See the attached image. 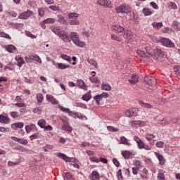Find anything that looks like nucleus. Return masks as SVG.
Instances as JSON below:
<instances>
[{
    "mask_svg": "<svg viewBox=\"0 0 180 180\" xmlns=\"http://www.w3.org/2000/svg\"><path fill=\"white\" fill-rule=\"evenodd\" d=\"M57 155L58 157H59V158H62V160H64V161H66V162H75V161L77 160V159H75V158H70L63 153H59L57 154Z\"/></svg>",
    "mask_w": 180,
    "mask_h": 180,
    "instance_id": "39448f33",
    "label": "nucleus"
},
{
    "mask_svg": "<svg viewBox=\"0 0 180 180\" xmlns=\"http://www.w3.org/2000/svg\"><path fill=\"white\" fill-rule=\"evenodd\" d=\"M148 54L151 57H165V53L162 50L156 48L152 50V52H148Z\"/></svg>",
    "mask_w": 180,
    "mask_h": 180,
    "instance_id": "f03ea898",
    "label": "nucleus"
},
{
    "mask_svg": "<svg viewBox=\"0 0 180 180\" xmlns=\"http://www.w3.org/2000/svg\"><path fill=\"white\" fill-rule=\"evenodd\" d=\"M142 13L145 16H150L153 15V11L148 8H143Z\"/></svg>",
    "mask_w": 180,
    "mask_h": 180,
    "instance_id": "7c9ffc66",
    "label": "nucleus"
},
{
    "mask_svg": "<svg viewBox=\"0 0 180 180\" xmlns=\"http://www.w3.org/2000/svg\"><path fill=\"white\" fill-rule=\"evenodd\" d=\"M137 144H138V147L140 150H142V148H144L145 143L143 141V140H141L140 142H139Z\"/></svg>",
    "mask_w": 180,
    "mask_h": 180,
    "instance_id": "69168bd1",
    "label": "nucleus"
},
{
    "mask_svg": "<svg viewBox=\"0 0 180 180\" xmlns=\"http://www.w3.org/2000/svg\"><path fill=\"white\" fill-rule=\"evenodd\" d=\"M158 179L160 180H165V175L162 172H159L158 174Z\"/></svg>",
    "mask_w": 180,
    "mask_h": 180,
    "instance_id": "680f3d73",
    "label": "nucleus"
},
{
    "mask_svg": "<svg viewBox=\"0 0 180 180\" xmlns=\"http://www.w3.org/2000/svg\"><path fill=\"white\" fill-rule=\"evenodd\" d=\"M139 105H141V106H143L146 109H153V106L151 105H150L148 103H146L143 101H140Z\"/></svg>",
    "mask_w": 180,
    "mask_h": 180,
    "instance_id": "f704fd0d",
    "label": "nucleus"
},
{
    "mask_svg": "<svg viewBox=\"0 0 180 180\" xmlns=\"http://www.w3.org/2000/svg\"><path fill=\"white\" fill-rule=\"evenodd\" d=\"M156 147H158V148H162V147H164V142L163 141H158L155 143Z\"/></svg>",
    "mask_w": 180,
    "mask_h": 180,
    "instance_id": "e2e57ef3",
    "label": "nucleus"
},
{
    "mask_svg": "<svg viewBox=\"0 0 180 180\" xmlns=\"http://www.w3.org/2000/svg\"><path fill=\"white\" fill-rule=\"evenodd\" d=\"M62 129H63L65 131H68V133L72 131V128L67 124H65L62 126Z\"/></svg>",
    "mask_w": 180,
    "mask_h": 180,
    "instance_id": "c756f323",
    "label": "nucleus"
},
{
    "mask_svg": "<svg viewBox=\"0 0 180 180\" xmlns=\"http://www.w3.org/2000/svg\"><path fill=\"white\" fill-rule=\"evenodd\" d=\"M107 129L109 131H119V128H114L113 127L108 126L107 127Z\"/></svg>",
    "mask_w": 180,
    "mask_h": 180,
    "instance_id": "bf43d9fd",
    "label": "nucleus"
},
{
    "mask_svg": "<svg viewBox=\"0 0 180 180\" xmlns=\"http://www.w3.org/2000/svg\"><path fill=\"white\" fill-rule=\"evenodd\" d=\"M59 109H60V110H61L62 112H64L65 113H68V112H70L69 108H66L63 107L61 105L59 106Z\"/></svg>",
    "mask_w": 180,
    "mask_h": 180,
    "instance_id": "0e129e2a",
    "label": "nucleus"
},
{
    "mask_svg": "<svg viewBox=\"0 0 180 180\" xmlns=\"http://www.w3.org/2000/svg\"><path fill=\"white\" fill-rule=\"evenodd\" d=\"M38 13H39V15L41 17L44 16V8H39Z\"/></svg>",
    "mask_w": 180,
    "mask_h": 180,
    "instance_id": "774afa93",
    "label": "nucleus"
},
{
    "mask_svg": "<svg viewBox=\"0 0 180 180\" xmlns=\"http://www.w3.org/2000/svg\"><path fill=\"white\" fill-rule=\"evenodd\" d=\"M55 66L58 69V70H67V68H70V65H65L62 63H58L55 65Z\"/></svg>",
    "mask_w": 180,
    "mask_h": 180,
    "instance_id": "6ab92c4d",
    "label": "nucleus"
},
{
    "mask_svg": "<svg viewBox=\"0 0 180 180\" xmlns=\"http://www.w3.org/2000/svg\"><path fill=\"white\" fill-rule=\"evenodd\" d=\"M117 176L118 180H123V175L122 174V169H120L117 172Z\"/></svg>",
    "mask_w": 180,
    "mask_h": 180,
    "instance_id": "603ef678",
    "label": "nucleus"
},
{
    "mask_svg": "<svg viewBox=\"0 0 180 180\" xmlns=\"http://www.w3.org/2000/svg\"><path fill=\"white\" fill-rule=\"evenodd\" d=\"M25 124L23 122H15L11 124V128L13 130H16L17 129H22Z\"/></svg>",
    "mask_w": 180,
    "mask_h": 180,
    "instance_id": "a211bd4d",
    "label": "nucleus"
},
{
    "mask_svg": "<svg viewBox=\"0 0 180 180\" xmlns=\"http://www.w3.org/2000/svg\"><path fill=\"white\" fill-rule=\"evenodd\" d=\"M0 123H3L4 124H8V123H9V117L4 115H0Z\"/></svg>",
    "mask_w": 180,
    "mask_h": 180,
    "instance_id": "aec40b11",
    "label": "nucleus"
},
{
    "mask_svg": "<svg viewBox=\"0 0 180 180\" xmlns=\"http://www.w3.org/2000/svg\"><path fill=\"white\" fill-rule=\"evenodd\" d=\"M124 37L125 39H132L133 36L131 35V31L127 30L124 32Z\"/></svg>",
    "mask_w": 180,
    "mask_h": 180,
    "instance_id": "cd10ccee",
    "label": "nucleus"
},
{
    "mask_svg": "<svg viewBox=\"0 0 180 180\" xmlns=\"http://www.w3.org/2000/svg\"><path fill=\"white\" fill-rule=\"evenodd\" d=\"M136 108H130L125 110V115L127 117H131V116H137V112H136Z\"/></svg>",
    "mask_w": 180,
    "mask_h": 180,
    "instance_id": "f8f14e48",
    "label": "nucleus"
},
{
    "mask_svg": "<svg viewBox=\"0 0 180 180\" xmlns=\"http://www.w3.org/2000/svg\"><path fill=\"white\" fill-rule=\"evenodd\" d=\"M170 8H172V9H178V6H176V4L174 2H170L169 3V5H168Z\"/></svg>",
    "mask_w": 180,
    "mask_h": 180,
    "instance_id": "052dcab7",
    "label": "nucleus"
},
{
    "mask_svg": "<svg viewBox=\"0 0 180 180\" xmlns=\"http://www.w3.org/2000/svg\"><path fill=\"white\" fill-rule=\"evenodd\" d=\"M155 157L158 158L160 165H164V164H165V159H164V157H162V155H161L160 153H158L157 152L154 153Z\"/></svg>",
    "mask_w": 180,
    "mask_h": 180,
    "instance_id": "2eb2a0df",
    "label": "nucleus"
},
{
    "mask_svg": "<svg viewBox=\"0 0 180 180\" xmlns=\"http://www.w3.org/2000/svg\"><path fill=\"white\" fill-rule=\"evenodd\" d=\"M137 54L140 56V57H148V53H150L149 51H147V53H146V51L138 49L136 51Z\"/></svg>",
    "mask_w": 180,
    "mask_h": 180,
    "instance_id": "5701e85b",
    "label": "nucleus"
},
{
    "mask_svg": "<svg viewBox=\"0 0 180 180\" xmlns=\"http://www.w3.org/2000/svg\"><path fill=\"white\" fill-rule=\"evenodd\" d=\"M15 60H17V65L18 67H22L23 64H25V60H23V58L19 57V58H15Z\"/></svg>",
    "mask_w": 180,
    "mask_h": 180,
    "instance_id": "393cba45",
    "label": "nucleus"
},
{
    "mask_svg": "<svg viewBox=\"0 0 180 180\" xmlns=\"http://www.w3.org/2000/svg\"><path fill=\"white\" fill-rule=\"evenodd\" d=\"M120 144H124V146H131L130 142H129V139H127L124 136L120 137Z\"/></svg>",
    "mask_w": 180,
    "mask_h": 180,
    "instance_id": "4be33fe9",
    "label": "nucleus"
},
{
    "mask_svg": "<svg viewBox=\"0 0 180 180\" xmlns=\"http://www.w3.org/2000/svg\"><path fill=\"white\" fill-rule=\"evenodd\" d=\"M58 22H59V23H60L61 25H65V18L63 15H58Z\"/></svg>",
    "mask_w": 180,
    "mask_h": 180,
    "instance_id": "e433bc0d",
    "label": "nucleus"
},
{
    "mask_svg": "<svg viewBox=\"0 0 180 180\" xmlns=\"http://www.w3.org/2000/svg\"><path fill=\"white\" fill-rule=\"evenodd\" d=\"M58 37L63 40V41H65L66 43H68L71 41V38L67 34V32L65 31H62L60 34H59Z\"/></svg>",
    "mask_w": 180,
    "mask_h": 180,
    "instance_id": "0eeeda50",
    "label": "nucleus"
},
{
    "mask_svg": "<svg viewBox=\"0 0 180 180\" xmlns=\"http://www.w3.org/2000/svg\"><path fill=\"white\" fill-rule=\"evenodd\" d=\"M131 79H129V82L131 83V85H134L139 82V76L136 74L131 75Z\"/></svg>",
    "mask_w": 180,
    "mask_h": 180,
    "instance_id": "dca6fc26",
    "label": "nucleus"
},
{
    "mask_svg": "<svg viewBox=\"0 0 180 180\" xmlns=\"http://www.w3.org/2000/svg\"><path fill=\"white\" fill-rule=\"evenodd\" d=\"M32 13H33V11L30 10H27V11L21 13L18 16V19H23V20L28 19V18H30V16L32 15Z\"/></svg>",
    "mask_w": 180,
    "mask_h": 180,
    "instance_id": "6e6552de",
    "label": "nucleus"
},
{
    "mask_svg": "<svg viewBox=\"0 0 180 180\" xmlns=\"http://www.w3.org/2000/svg\"><path fill=\"white\" fill-rule=\"evenodd\" d=\"M43 94H37V100L39 103V105H41V102H43Z\"/></svg>",
    "mask_w": 180,
    "mask_h": 180,
    "instance_id": "4c0bfd02",
    "label": "nucleus"
},
{
    "mask_svg": "<svg viewBox=\"0 0 180 180\" xmlns=\"http://www.w3.org/2000/svg\"><path fill=\"white\" fill-rule=\"evenodd\" d=\"M26 133H30V131H37V127L34 124H30L25 126Z\"/></svg>",
    "mask_w": 180,
    "mask_h": 180,
    "instance_id": "9d476101",
    "label": "nucleus"
},
{
    "mask_svg": "<svg viewBox=\"0 0 180 180\" xmlns=\"http://www.w3.org/2000/svg\"><path fill=\"white\" fill-rule=\"evenodd\" d=\"M89 79L90 81H91V82L94 84L99 82V79H98V77H95V75H93L92 77H91Z\"/></svg>",
    "mask_w": 180,
    "mask_h": 180,
    "instance_id": "5fc2aeb1",
    "label": "nucleus"
},
{
    "mask_svg": "<svg viewBox=\"0 0 180 180\" xmlns=\"http://www.w3.org/2000/svg\"><path fill=\"white\" fill-rule=\"evenodd\" d=\"M88 63L91 64V65H94V68H98V63H96V61H95V60L91 58V59H88Z\"/></svg>",
    "mask_w": 180,
    "mask_h": 180,
    "instance_id": "58836bf2",
    "label": "nucleus"
},
{
    "mask_svg": "<svg viewBox=\"0 0 180 180\" xmlns=\"http://www.w3.org/2000/svg\"><path fill=\"white\" fill-rule=\"evenodd\" d=\"M122 157L125 158V160H129V158H133L134 156V154L133 153L130 152L129 150H124L121 153Z\"/></svg>",
    "mask_w": 180,
    "mask_h": 180,
    "instance_id": "ddd939ff",
    "label": "nucleus"
},
{
    "mask_svg": "<svg viewBox=\"0 0 180 180\" xmlns=\"http://www.w3.org/2000/svg\"><path fill=\"white\" fill-rule=\"evenodd\" d=\"M97 4L104 8H112V1L110 0H98Z\"/></svg>",
    "mask_w": 180,
    "mask_h": 180,
    "instance_id": "423d86ee",
    "label": "nucleus"
},
{
    "mask_svg": "<svg viewBox=\"0 0 180 180\" xmlns=\"http://www.w3.org/2000/svg\"><path fill=\"white\" fill-rule=\"evenodd\" d=\"M53 147L52 145H46L45 146L43 147V150L44 151H45V153H47L49 151V150H53Z\"/></svg>",
    "mask_w": 180,
    "mask_h": 180,
    "instance_id": "de8ad7c7",
    "label": "nucleus"
},
{
    "mask_svg": "<svg viewBox=\"0 0 180 180\" xmlns=\"http://www.w3.org/2000/svg\"><path fill=\"white\" fill-rule=\"evenodd\" d=\"M44 20L46 23H51V24L56 23V19L54 18H46Z\"/></svg>",
    "mask_w": 180,
    "mask_h": 180,
    "instance_id": "6e6d98bb",
    "label": "nucleus"
},
{
    "mask_svg": "<svg viewBox=\"0 0 180 180\" xmlns=\"http://www.w3.org/2000/svg\"><path fill=\"white\" fill-rule=\"evenodd\" d=\"M91 94L89 93H87L82 96L83 101H85L86 102H88V101L91 99Z\"/></svg>",
    "mask_w": 180,
    "mask_h": 180,
    "instance_id": "a19ab883",
    "label": "nucleus"
},
{
    "mask_svg": "<svg viewBox=\"0 0 180 180\" xmlns=\"http://www.w3.org/2000/svg\"><path fill=\"white\" fill-rule=\"evenodd\" d=\"M117 13H131V8L129 6H119L115 8Z\"/></svg>",
    "mask_w": 180,
    "mask_h": 180,
    "instance_id": "7ed1b4c3",
    "label": "nucleus"
},
{
    "mask_svg": "<svg viewBox=\"0 0 180 180\" xmlns=\"http://www.w3.org/2000/svg\"><path fill=\"white\" fill-rule=\"evenodd\" d=\"M37 124L38 126H39V127H41V129H44V127H46V120L44 119H41L37 122Z\"/></svg>",
    "mask_w": 180,
    "mask_h": 180,
    "instance_id": "b1692460",
    "label": "nucleus"
},
{
    "mask_svg": "<svg viewBox=\"0 0 180 180\" xmlns=\"http://www.w3.org/2000/svg\"><path fill=\"white\" fill-rule=\"evenodd\" d=\"M133 126H136V127H143V126H146V122L144 121H134L132 122Z\"/></svg>",
    "mask_w": 180,
    "mask_h": 180,
    "instance_id": "412c9836",
    "label": "nucleus"
},
{
    "mask_svg": "<svg viewBox=\"0 0 180 180\" xmlns=\"http://www.w3.org/2000/svg\"><path fill=\"white\" fill-rule=\"evenodd\" d=\"M49 9H51V11H53V12H60V7L57 6H50Z\"/></svg>",
    "mask_w": 180,
    "mask_h": 180,
    "instance_id": "09e8293b",
    "label": "nucleus"
},
{
    "mask_svg": "<svg viewBox=\"0 0 180 180\" xmlns=\"http://www.w3.org/2000/svg\"><path fill=\"white\" fill-rule=\"evenodd\" d=\"M174 71L175 72L176 77L180 79V66H174Z\"/></svg>",
    "mask_w": 180,
    "mask_h": 180,
    "instance_id": "2f4dec72",
    "label": "nucleus"
},
{
    "mask_svg": "<svg viewBox=\"0 0 180 180\" xmlns=\"http://www.w3.org/2000/svg\"><path fill=\"white\" fill-rule=\"evenodd\" d=\"M39 133H35L33 134L32 135L30 136V139L31 141H33V140H36L37 139H39Z\"/></svg>",
    "mask_w": 180,
    "mask_h": 180,
    "instance_id": "49530a36",
    "label": "nucleus"
},
{
    "mask_svg": "<svg viewBox=\"0 0 180 180\" xmlns=\"http://www.w3.org/2000/svg\"><path fill=\"white\" fill-rule=\"evenodd\" d=\"M50 29L51 32H53L57 36H60V34L63 32L59 26L52 25L50 27Z\"/></svg>",
    "mask_w": 180,
    "mask_h": 180,
    "instance_id": "4468645a",
    "label": "nucleus"
},
{
    "mask_svg": "<svg viewBox=\"0 0 180 180\" xmlns=\"http://www.w3.org/2000/svg\"><path fill=\"white\" fill-rule=\"evenodd\" d=\"M99 178H101V176H99V173H98V172H92L91 177V180H98L99 179Z\"/></svg>",
    "mask_w": 180,
    "mask_h": 180,
    "instance_id": "bb28decb",
    "label": "nucleus"
},
{
    "mask_svg": "<svg viewBox=\"0 0 180 180\" xmlns=\"http://www.w3.org/2000/svg\"><path fill=\"white\" fill-rule=\"evenodd\" d=\"M160 41L162 44V46H165V47L172 48L175 46L174 42H172V41H171L168 38H162L160 40Z\"/></svg>",
    "mask_w": 180,
    "mask_h": 180,
    "instance_id": "20e7f679",
    "label": "nucleus"
},
{
    "mask_svg": "<svg viewBox=\"0 0 180 180\" xmlns=\"http://www.w3.org/2000/svg\"><path fill=\"white\" fill-rule=\"evenodd\" d=\"M18 151H21V153H29V150L25 148L23 146H18L17 148H15Z\"/></svg>",
    "mask_w": 180,
    "mask_h": 180,
    "instance_id": "8fccbe9b",
    "label": "nucleus"
},
{
    "mask_svg": "<svg viewBox=\"0 0 180 180\" xmlns=\"http://www.w3.org/2000/svg\"><path fill=\"white\" fill-rule=\"evenodd\" d=\"M18 143L20 144H22V146H27V144L29 143L27 139H19Z\"/></svg>",
    "mask_w": 180,
    "mask_h": 180,
    "instance_id": "3c124183",
    "label": "nucleus"
},
{
    "mask_svg": "<svg viewBox=\"0 0 180 180\" xmlns=\"http://www.w3.org/2000/svg\"><path fill=\"white\" fill-rule=\"evenodd\" d=\"M101 89L103 91H112V86H110L109 84H103L101 85Z\"/></svg>",
    "mask_w": 180,
    "mask_h": 180,
    "instance_id": "473e14b6",
    "label": "nucleus"
},
{
    "mask_svg": "<svg viewBox=\"0 0 180 180\" xmlns=\"http://www.w3.org/2000/svg\"><path fill=\"white\" fill-rule=\"evenodd\" d=\"M112 29L115 32H117V33H122V32H124V28L119 25H112Z\"/></svg>",
    "mask_w": 180,
    "mask_h": 180,
    "instance_id": "f3484780",
    "label": "nucleus"
},
{
    "mask_svg": "<svg viewBox=\"0 0 180 180\" xmlns=\"http://www.w3.org/2000/svg\"><path fill=\"white\" fill-rule=\"evenodd\" d=\"M69 24L71 25H79V21L78 20V19L75 18L73 20H70L69 21Z\"/></svg>",
    "mask_w": 180,
    "mask_h": 180,
    "instance_id": "a18cd8bd",
    "label": "nucleus"
},
{
    "mask_svg": "<svg viewBox=\"0 0 180 180\" xmlns=\"http://www.w3.org/2000/svg\"><path fill=\"white\" fill-rule=\"evenodd\" d=\"M46 101L50 102L52 105H58V101L54 98L53 95L46 94Z\"/></svg>",
    "mask_w": 180,
    "mask_h": 180,
    "instance_id": "1a4fd4ad",
    "label": "nucleus"
},
{
    "mask_svg": "<svg viewBox=\"0 0 180 180\" xmlns=\"http://www.w3.org/2000/svg\"><path fill=\"white\" fill-rule=\"evenodd\" d=\"M144 82L147 85H150V86H153V85H154L157 82L155 80V78H154V77H145Z\"/></svg>",
    "mask_w": 180,
    "mask_h": 180,
    "instance_id": "9b49d317",
    "label": "nucleus"
},
{
    "mask_svg": "<svg viewBox=\"0 0 180 180\" xmlns=\"http://www.w3.org/2000/svg\"><path fill=\"white\" fill-rule=\"evenodd\" d=\"M94 101H96V103H97V105H100V102H101V101H102V98H101V96L98 94V95H96V96H95L94 97Z\"/></svg>",
    "mask_w": 180,
    "mask_h": 180,
    "instance_id": "c03bdc74",
    "label": "nucleus"
},
{
    "mask_svg": "<svg viewBox=\"0 0 180 180\" xmlns=\"http://www.w3.org/2000/svg\"><path fill=\"white\" fill-rule=\"evenodd\" d=\"M6 50L8 51V53H13V51L16 50V47L13 45H8L6 46Z\"/></svg>",
    "mask_w": 180,
    "mask_h": 180,
    "instance_id": "c85d7f7f",
    "label": "nucleus"
},
{
    "mask_svg": "<svg viewBox=\"0 0 180 180\" xmlns=\"http://www.w3.org/2000/svg\"><path fill=\"white\" fill-rule=\"evenodd\" d=\"M60 57L63 60H65V61H68L70 63H71V57L68 56V55L62 54Z\"/></svg>",
    "mask_w": 180,
    "mask_h": 180,
    "instance_id": "ea45409f",
    "label": "nucleus"
},
{
    "mask_svg": "<svg viewBox=\"0 0 180 180\" xmlns=\"http://www.w3.org/2000/svg\"><path fill=\"white\" fill-rule=\"evenodd\" d=\"M65 180H74V178H72V176L70 173H66L64 177Z\"/></svg>",
    "mask_w": 180,
    "mask_h": 180,
    "instance_id": "864d4df0",
    "label": "nucleus"
},
{
    "mask_svg": "<svg viewBox=\"0 0 180 180\" xmlns=\"http://www.w3.org/2000/svg\"><path fill=\"white\" fill-rule=\"evenodd\" d=\"M79 86H80V88H82V89H86V86H85V82H84L83 80L79 79L77 81Z\"/></svg>",
    "mask_w": 180,
    "mask_h": 180,
    "instance_id": "37998d69",
    "label": "nucleus"
},
{
    "mask_svg": "<svg viewBox=\"0 0 180 180\" xmlns=\"http://www.w3.org/2000/svg\"><path fill=\"white\" fill-rule=\"evenodd\" d=\"M32 60H34V61H37V63H39V64H41V59L39 56L37 55H34L32 56Z\"/></svg>",
    "mask_w": 180,
    "mask_h": 180,
    "instance_id": "79ce46f5",
    "label": "nucleus"
},
{
    "mask_svg": "<svg viewBox=\"0 0 180 180\" xmlns=\"http://www.w3.org/2000/svg\"><path fill=\"white\" fill-rule=\"evenodd\" d=\"M5 69L12 71V70H13V65L9 63L6 66H5Z\"/></svg>",
    "mask_w": 180,
    "mask_h": 180,
    "instance_id": "338daca9",
    "label": "nucleus"
},
{
    "mask_svg": "<svg viewBox=\"0 0 180 180\" xmlns=\"http://www.w3.org/2000/svg\"><path fill=\"white\" fill-rule=\"evenodd\" d=\"M78 16H79V15H78V13H68V19H77V18H78Z\"/></svg>",
    "mask_w": 180,
    "mask_h": 180,
    "instance_id": "a878e982",
    "label": "nucleus"
},
{
    "mask_svg": "<svg viewBox=\"0 0 180 180\" xmlns=\"http://www.w3.org/2000/svg\"><path fill=\"white\" fill-rule=\"evenodd\" d=\"M152 26L158 30V29H161L162 27V22H154L152 23Z\"/></svg>",
    "mask_w": 180,
    "mask_h": 180,
    "instance_id": "72a5a7b5",
    "label": "nucleus"
},
{
    "mask_svg": "<svg viewBox=\"0 0 180 180\" xmlns=\"http://www.w3.org/2000/svg\"><path fill=\"white\" fill-rule=\"evenodd\" d=\"M74 43L76 46L78 47H84L85 46V42L81 41L79 40V37L78 36V34L77 32H71L70 33V41Z\"/></svg>",
    "mask_w": 180,
    "mask_h": 180,
    "instance_id": "f257e3e1",
    "label": "nucleus"
},
{
    "mask_svg": "<svg viewBox=\"0 0 180 180\" xmlns=\"http://www.w3.org/2000/svg\"><path fill=\"white\" fill-rule=\"evenodd\" d=\"M145 139L148 141H151V140L153 139H155V135L153 134H146L145 135Z\"/></svg>",
    "mask_w": 180,
    "mask_h": 180,
    "instance_id": "c9c22d12",
    "label": "nucleus"
},
{
    "mask_svg": "<svg viewBox=\"0 0 180 180\" xmlns=\"http://www.w3.org/2000/svg\"><path fill=\"white\" fill-rule=\"evenodd\" d=\"M111 39H112V40H115L116 41H121V40H122V39H120V37L116 36L115 34H111Z\"/></svg>",
    "mask_w": 180,
    "mask_h": 180,
    "instance_id": "13d9d810",
    "label": "nucleus"
},
{
    "mask_svg": "<svg viewBox=\"0 0 180 180\" xmlns=\"http://www.w3.org/2000/svg\"><path fill=\"white\" fill-rule=\"evenodd\" d=\"M33 112L37 115H41V107L34 108Z\"/></svg>",
    "mask_w": 180,
    "mask_h": 180,
    "instance_id": "4d7b16f0",
    "label": "nucleus"
}]
</instances>
